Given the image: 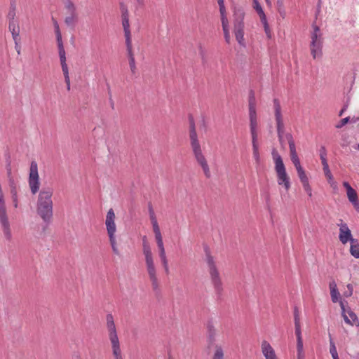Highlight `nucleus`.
Masks as SVG:
<instances>
[{
    "label": "nucleus",
    "mask_w": 359,
    "mask_h": 359,
    "mask_svg": "<svg viewBox=\"0 0 359 359\" xmlns=\"http://www.w3.org/2000/svg\"><path fill=\"white\" fill-rule=\"evenodd\" d=\"M319 153H320V160L322 162V165L327 164V158H326L327 151H326L325 147L322 146L319 150Z\"/></svg>",
    "instance_id": "473e14b6"
},
{
    "label": "nucleus",
    "mask_w": 359,
    "mask_h": 359,
    "mask_svg": "<svg viewBox=\"0 0 359 359\" xmlns=\"http://www.w3.org/2000/svg\"><path fill=\"white\" fill-rule=\"evenodd\" d=\"M54 28H55V33L56 35V41L57 44V48H64L63 42H62V34L60 29L59 25L56 20L53 21Z\"/></svg>",
    "instance_id": "b1692460"
},
{
    "label": "nucleus",
    "mask_w": 359,
    "mask_h": 359,
    "mask_svg": "<svg viewBox=\"0 0 359 359\" xmlns=\"http://www.w3.org/2000/svg\"><path fill=\"white\" fill-rule=\"evenodd\" d=\"M115 359H123L121 352L113 353Z\"/></svg>",
    "instance_id": "4d7b16f0"
},
{
    "label": "nucleus",
    "mask_w": 359,
    "mask_h": 359,
    "mask_svg": "<svg viewBox=\"0 0 359 359\" xmlns=\"http://www.w3.org/2000/svg\"><path fill=\"white\" fill-rule=\"evenodd\" d=\"M294 324L297 323L299 324V312L297 308L294 309Z\"/></svg>",
    "instance_id": "09e8293b"
},
{
    "label": "nucleus",
    "mask_w": 359,
    "mask_h": 359,
    "mask_svg": "<svg viewBox=\"0 0 359 359\" xmlns=\"http://www.w3.org/2000/svg\"><path fill=\"white\" fill-rule=\"evenodd\" d=\"M58 55L64 78L69 77V68L67 64L66 52L65 48H58Z\"/></svg>",
    "instance_id": "dca6fc26"
},
{
    "label": "nucleus",
    "mask_w": 359,
    "mask_h": 359,
    "mask_svg": "<svg viewBox=\"0 0 359 359\" xmlns=\"http://www.w3.org/2000/svg\"><path fill=\"white\" fill-rule=\"evenodd\" d=\"M109 100H110L111 107L114 108V101L112 100V99L111 97L109 98Z\"/></svg>",
    "instance_id": "774afa93"
},
{
    "label": "nucleus",
    "mask_w": 359,
    "mask_h": 359,
    "mask_svg": "<svg viewBox=\"0 0 359 359\" xmlns=\"http://www.w3.org/2000/svg\"><path fill=\"white\" fill-rule=\"evenodd\" d=\"M121 18L122 19H129V13L128 8L123 4H121Z\"/></svg>",
    "instance_id": "58836bf2"
},
{
    "label": "nucleus",
    "mask_w": 359,
    "mask_h": 359,
    "mask_svg": "<svg viewBox=\"0 0 359 359\" xmlns=\"http://www.w3.org/2000/svg\"><path fill=\"white\" fill-rule=\"evenodd\" d=\"M252 137V151H259V144H258V136H254Z\"/></svg>",
    "instance_id": "4c0bfd02"
},
{
    "label": "nucleus",
    "mask_w": 359,
    "mask_h": 359,
    "mask_svg": "<svg viewBox=\"0 0 359 359\" xmlns=\"http://www.w3.org/2000/svg\"><path fill=\"white\" fill-rule=\"evenodd\" d=\"M8 29L11 32L13 40H16L17 37H20V26L16 18L13 20L8 19Z\"/></svg>",
    "instance_id": "6ab92c4d"
},
{
    "label": "nucleus",
    "mask_w": 359,
    "mask_h": 359,
    "mask_svg": "<svg viewBox=\"0 0 359 359\" xmlns=\"http://www.w3.org/2000/svg\"><path fill=\"white\" fill-rule=\"evenodd\" d=\"M223 32H224L225 41L227 43H230L231 36H230L229 29H223Z\"/></svg>",
    "instance_id": "c03bdc74"
},
{
    "label": "nucleus",
    "mask_w": 359,
    "mask_h": 359,
    "mask_svg": "<svg viewBox=\"0 0 359 359\" xmlns=\"http://www.w3.org/2000/svg\"><path fill=\"white\" fill-rule=\"evenodd\" d=\"M126 50H127L128 57V60H129L130 68L132 73L135 74L136 72V65H135V56H134V54L133 52L132 43H127V44H126Z\"/></svg>",
    "instance_id": "aec40b11"
},
{
    "label": "nucleus",
    "mask_w": 359,
    "mask_h": 359,
    "mask_svg": "<svg viewBox=\"0 0 359 359\" xmlns=\"http://www.w3.org/2000/svg\"><path fill=\"white\" fill-rule=\"evenodd\" d=\"M252 154H253V158L255 161V163L257 165H259L260 161H261L259 151H252Z\"/></svg>",
    "instance_id": "a18cd8bd"
},
{
    "label": "nucleus",
    "mask_w": 359,
    "mask_h": 359,
    "mask_svg": "<svg viewBox=\"0 0 359 359\" xmlns=\"http://www.w3.org/2000/svg\"><path fill=\"white\" fill-rule=\"evenodd\" d=\"M343 186L346 189V194L349 201L353 204L356 210L359 209V201L358 200V194L348 182H344Z\"/></svg>",
    "instance_id": "4468645a"
},
{
    "label": "nucleus",
    "mask_w": 359,
    "mask_h": 359,
    "mask_svg": "<svg viewBox=\"0 0 359 359\" xmlns=\"http://www.w3.org/2000/svg\"><path fill=\"white\" fill-rule=\"evenodd\" d=\"M136 1L139 5H143L144 4V0H136Z\"/></svg>",
    "instance_id": "338daca9"
},
{
    "label": "nucleus",
    "mask_w": 359,
    "mask_h": 359,
    "mask_svg": "<svg viewBox=\"0 0 359 359\" xmlns=\"http://www.w3.org/2000/svg\"><path fill=\"white\" fill-rule=\"evenodd\" d=\"M297 170V174H298V177L301 181V182H305V181H307L309 180L306 173H305V171L303 169L302 167L301 168H299Z\"/></svg>",
    "instance_id": "72a5a7b5"
},
{
    "label": "nucleus",
    "mask_w": 359,
    "mask_h": 359,
    "mask_svg": "<svg viewBox=\"0 0 359 359\" xmlns=\"http://www.w3.org/2000/svg\"><path fill=\"white\" fill-rule=\"evenodd\" d=\"M222 29H229V20L226 15L221 16Z\"/></svg>",
    "instance_id": "a19ab883"
},
{
    "label": "nucleus",
    "mask_w": 359,
    "mask_h": 359,
    "mask_svg": "<svg viewBox=\"0 0 359 359\" xmlns=\"http://www.w3.org/2000/svg\"><path fill=\"white\" fill-rule=\"evenodd\" d=\"M158 249L164 248L163 240L156 241Z\"/></svg>",
    "instance_id": "bf43d9fd"
},
{
    "label": "nucleus",
    "mask_w": 359,
    "mask_h": 359,
    "mask_svg": "<svg viewBox=\"0 0 359 359\" xmlns=\"http://www.w3.org/2000/svg\"><path fill=\"white\" fill-rule=\"evenodd\" d=\"M261 22L264 25V31H265L266 34H267L268 37H270V30H269V24L267 22V19L265 18V22L264 21H261Z\"/></svg>",
    "instance_id": "49530a36"
},
{
    "label": "nucleus",
    "mask_w": 359,
    "mask_h": 359,
    "mask_svg": "<svg viewBox=\"0 0 359 359\" xmlns=\"http://www.w3.org/2000/svg\"><path fill=\"white\" fill-rule=\"evenodd\" d=\"M265 1H266V5H267L269 7H271V6H272V2H271V0H265Z\"/></svg>",
    "instance_id": "0e129e2a"
},
{
    "label": "nucleus",
    "mask_w": 359,
    "mask_h": 359,
    "mask_svg": "<svg viewBox=\"0 0 359 359\" xmlns=\"http://www.w3.org/2000/svg\"><path fill=\"white\" fill-rule=\"evenodd\" d=\"M206 263L215 291L218 295H221L223 291V283L214 258L210 253L206 254Z\"/></svg>",
    "instance_id": "6e6552de"
},
{
    "label": "nucleus",
    "mask_w": 359,
    "mask_h": 359,
    "mask_svg": "<svg viewBox=\"0 0 359 359\" xmlns=\"http://www.w3.org/2000/svg\"><path fill=\"white\" fill-rule=\"evenodd\" d=\"M330 295L332 301L334 303H336L339 301L340 294L337 287V284L334 281H332L330 283Z\"/></svg>",
    "instance_id": "4be33fe9"
},
{
    "label": "nucleus",
    "mask_w": 359,
    "mask_h": 359,
    "mask_svg": "<svg viewBox=\"0 0 359 359\" xmlns=\"http://www.w3.org/2000/svg\"><path fill=\"white\" fill-rule=\"evenodd\" d=\"M150 219L152 224L158 223L156 215L150 217Z\"/></svg>",
    "instance_id": "680f3d73"
},
{
    "label": "nucleus",
    "mask_w": 359,
    "mask_h": 359,
    "mask_svg": "<svg viewBox=\"0 0 359 359\" xmlns=\"http://www.w3.org/2000/svg\"><path fill=\"white\" fill-rule=\"evenodd\" d=\"M323 171L325 173V177L327 179L328 182L330 184V185L332 187L333 185H336L335 182L334 181L333 176L330 172V170L329 168L328 163L323 165Z\"/></svg>",
    "instance_id": "cd10ccee"
},
{
    "label": "nucleus",
    "mask_w": 359,
    "mask_h": 359,
    "mask_svg": "<svg viewBox=\"0 0 359 359\" xmlns=\"http://www.w3.org/2000/svg\"><path fill=\"white\" fill-rule=\"evenodd\" d=\"M163 268H164L165 272L166 273H168L169 272V267H168V265L163 266Z\"/></svg>",
    "instance_id": "69168bd1"
},
{
    "label": "nucleus",
    "mask_w": 359,
    "mask_h": 359,
    "mask_svg": "<svg viewBox=\"0 0 359 359\" xmlns=\"http://www.w3.org/2000/svg\"><path fill=\"white\" fill-rule=\"evenodd\" d=\"M253 8L256 11L257 14L259 15V16L260 18V20L265 22V18H266V16L264 12L262 7L261 6L260 4L258 3V4H254Z\"/></svg>",
    "instance_id": "7c9ffc66"
},
{
    "label": "nucleus",
    "mask_w": 359,
    "mask_h": 359,
    "mask_svg": "<svg viewBox=\"0 0 359 359\" xmlns=\"http://www.w3.org/2000/svg\"><path fill=\"white\" fill-rule=\"evenodd\" d=\"M53 191L50 189H43L39 194L36 211L44 222L48 223L53 217Z\"/></svg>",
    "instance_id": "7ed1b4c3"
},
{
    "label": "nucleus",
    "mask_w": 359,
    "mask_h": 359,
    "mask_svg": "<svg viewBox=\"0 0 359 359\" xmlns=\"http://www.w3.org/2000/svg\"><path fill=\"white\" fill-rule=\"evenodd\" d=\"M294 326H295V335L297 337V347L304 346L300 323L299 324L296 323V324H294Z\"/></svg>",
    "instance_id": "bb28decb"
},
{
    "label": "nucleus",
    "mask_w": 359,
    "mask_h": 359,
    "mask_svg": "<svg viewBox=\"0 0 359 359\" xmlns=\"http://www.w3.org/2000/svg\"><path fill=\"white\" fill-rule=\"evenodd\" d=\"M6 170L8 182H10L11 180H15L12 175L11 166L10 163H8V165H6Z\"/></svg>",
    "instance_id": "79ce46f5"
},
{
    "label": "nucleus",
    "mask_w": 359,
    "mask_h": 359,
    "mask_svg": "<svg viewBox=\"0 0 359 359\" xmlns=\"http://www.w3.org/2000/svg\"><path fill=\"white\" fill-rule=\"evenodd\" d=\"M65 8L67 9L70 14H76V6L72 1L68 0L65 3Z\"/></svg>",
    "instance_id": "f704fd0d"
},
{
    "label": "nucleus",
    "mask_w": 359,
    "mask_h": 359,
    "mask_svg": "<svg viewBox=\"0 0 359 359\" xmlns=\"http://www.w3.org/2000/svg\"><path fill=\"white\" fill-rule=\"evenodd\" d=\"M305 353L304 346L297 347V359H304Z\"/></svg>",
    "instance_id": "ea45409f"
},
{
    "label": "nucleus",
    "mask_w": 359,
    "mask_h": 359,
    "mask_svg": "<svg viewBox=\"0 0 359 359\" xmlns=\"http://www.w3.org/2000/svg\"><path fill=\"white\" fill-rule=\"evenodd\" d=\"M190 144L197 163L201 165L205 176L207 178L211 177V172L207 160L203 155L201 147L198 138L194 119L192 116L189 118Z\"/></svg>",
    "instance_id": "f03ea898"
},
{
    "label": "nucleus",
    "mask_w": 359,
    "mask_h": 359,
    "mask_svg": "<svg viewBox=\"0 0 359 359\" xmlns=\"http://www.w3.org/2000/svg\"><path fill=\"white\" fill-rule=\"evenodd\" d=\"M217 3L219 5L220 15L222 16V15H226V8L224 6V0H217Z\"/></svg>",
    "instance_id": "e433bc0d"
},
{
    "label": "nucleus",
    "mask_w": 359,
    "mask_h": 359,
    "mask_svg": "<svg viewBox=\"0 0 359 359\" xmlns=\"http://www.w3.org/2000/svg\"><path fill=\"white\" fill-rule=\"evenodd\" d=\"M273 103L274 109V115L277 125V133L279 141L281 144H283L284 138L287 140L289 144L291 161L296 169L301 168L302 165L296 151V147L293 137L290 133H286L285 135V126L281 114V106L280 102L278 99L275 98L273 100Z\"/></svg>",
    "instance_id": "f257e3e1"
},
{
    "label": "nucleus",
    "mask_w": 359,
    "mask_h": 359,
    "mask_svg": "<svg viewBox=\"0 0 359 359\" xmlns=\"http://www.w3.org/2000/svg\"><path fill=\"white\" fill-rule=\"evenodd\" d=\"M330 337V353L332 357V359H339L335 344L332 338L331 334H329Z\"/></svg>",
    "instance_id": "c85d7f7f"
},
{
    "label": "nucleus",
    "mask_w": 359,
    "mask_h": 359,
    "mask_svg": "<svg viewBox=\"0 0 359 359\" xmlns=\"http://www.w3.org/2000/svg\"><path fill=\"white\" fill-rule=\"evenodd\" d=\"M248 109H249V113L257 112L256 99L255 97V93L252 90H251L250 92V95H249Z\"/></svg>",
    "instance_id": "a878e982"
},
{
    "label": "nucleus",
    "mask_w": 359,
    "mask_h": 359,
    "mask_svg": "<svg viewBox=\"0 0 359 359\" xmlns=\"http://www.w3.org/2000/svg\"><path fill=\"white\" fill-rule=\"evenodd\" d=\"M122 25L124 31V36L126 39V44L131 43V32L130 29L129 19H122Z\"/></svg>",
    "instance_id": "412c9836"
},
{
    "label": "nucleus",
    "mask_w": 359,
    "mask_h": 359,
    "mask_svg": "<svg viewBox=\"0 0 359 359\" xmlns=\"http://www.w3.org/2000/svg\"><path fill=\"white\" fill-rule=\"evenodd\" d=\"M142 250L145 259L146 269L148 273L149 280L151 283L152 289L154 292H159V281L157 276V271L154 264L153 255L151 248L147 243L146 236L143 238Z\"/></svg>",
    "instance_id": "20e7f679"
},
{
    "label": "nucleus",
    "mask_w": 359,
    "mask_h": 359,
    "mask_svg": "<svg viewBox=\"0 0 359 359\" xmlns=\"http://www.w3.org/2000/svg\"><path fill=\"white\" fill-rule=\"evenodd\" d=\"M347 288H348V292L346 293L345 295H346V297H350L353 294V286H352V285L348 284L347 285Z\"/></svg>",
    "instance_id": "8fccbe9b"
},
{
    "label": "nucleus",
    "mask_w": 359,
    "mask_h": 359,
    "mask_svg": "<svg viewBox=\"0 0 359 359\" xmlns=\"http://www.w3.org/2000/svg\"><path fill=\"white\" fill-rule=\"evenodd\" d=\"M261 349L265 359H278L273 348L267 341H262Z\"/></svg>",
    "instance_id": "2eb2a0df"
},
{
    "label": "nucleus",
    "mask_w": 359,
    "mask_h": 359,
    "mask_svg": "<svg viewBox=\"0 0 359 359\" xmlns=\"http://www.w3.org/2000/svg\"><path fill=\"white\" fill-rule=\"evenodd\" d=\"M20 37H17L16 40H13L15 42V49L18 55H20L21 53V47L20 46Z\"/></svg>",
    "instance_id": "37998d69"
},
{
    "label": "nucleus",
    "mask_w": 359,
    "mask_h": 359,
    "mask_svg": "<svg viewBox=\"0 0 359 359\" xmlns=\"http://www.w3.org/2000/svg\"><path fill=\"white\" fill-rule=\"evenodd\" d=\"M249 121L251 137L258 136V120L257 112L249 113Z\"/></svg>",
    "instance_id": "f3484780"
},
{
    "label": "nucleus",
    "mask_w": 359,
    "mask_h": 359,
    "mask_svg": "<svg viewBox=\"0 0 359 359\" xmlns=\"http://www.w3.org/2000/svg\"><path fill=\"white\" fill-rule=\"evenodd\" d=\"M310 50L312 57L319 59L323 55V33L319 27L316 24H312V31L311 32Z\"/></svg>",
    "instance_id": "39448f33"
},
{
    "label": "nucleus",
    "mask_w": 359,
    "mask_h": 359,
    "mask_svg": "<svg viewBox=\"0 0 359 359\" xmlns=\"http://www.w3.org/2000/svg\"><path fill=\"white\" fill-rule=\"evenodd\" d=\"M152 226L154 233L161 232L158 223L152 224Z\"/></svg>",
    "instance_id": "603ef678"
},
{
    "label": "nucleus",
    "mask_w": 359,
    "mask_h": 359,
    "mask_svg": "<svg viewBox=\"0 0 359 359\" xmlns=\"http://www.w3.org/2000/svg\"><path fill=\"white\" fill-rule=\"evenodd\" d=\"M116 215L112 208H110L106 215L105 226L112 251L116 255H119V250L116 242V224L115 223Z\"/></svg>",
    "instance_id": "0eeeda50"
},
{
    "label": "nucleus",
    "mask_w": 359,
    "mask_h": 359,
    "mask_svg": "<svg viewBox=\"0 0 359 359\" xmlns=\"http://www.w3.org/2000/svg\"><path fill=\"white\" fill-rule=\"evenodd\" d=\"M65 22L67 26H74L76 22V14H70L67 16Z\"/></svg>",
    "instance_id": "2f4dec72"
},
{
    "label": "nucleus",
    "mask_w": 359,
    "mask_h": 359,
    "mask_svg": "<svg viewBox=\"0 0 359 359\" xmlns=\"http://www.w3.org/2000/svg\"><path fill=\"white\" fill-rule=\"evenodd\" d=\"M240 19H236L234 22V34L236 41L241 46L245 47V42L244 39V22L243 17L244 13L242 11H238Z\"/></svg>",
    "instance_id": "9b49d317"
},
{
    "label": "nucleus",
    "mask_w": 359,
    "mask_h": 359,
    "mask_svg": "<svg viewBox=\"0 0 359 359\" xmlns=\"http://www.w3.org/2000/svg\"><path fill=\"white\" fill-rule=\"evenodd\" d=\"M149 217L155 215L154 211L151 204H149Z\"/></svg>",
    "instance_id": "6e6d98bb"
},
{
    "label": "nucleus",
    "mask_w": 359,
    "mask_h": 359,
    "mask_svg": "<svg viewBox=\"0 0 359 359\" xmlns=\"http://www.w3.org/2000/svg\"><path fill=\"white\" fill-rule=\"evenodd\" d=\"M16 4L15 1H11L9 11L7 15L8 19L16 18Z\"/></svg>",
    "instance_id": "c756f323"
},
{
    "label": "nucleus",
    "mask_w": 359,
    "mask_h": 359,
    "mask_svg": "<svg viewBox=\"0 0 359 359\" xmlns=\"http://www.w3.org/2000/svg\"><path fill=\"white\" fill-rule=\"evenodd\" d=\"M28 184L31 193L33 195L36 194L39 190L40 181L38 172V165L34 161H32L30 163Z\"/></svg>",
    "instance_id": "9d476101"
},
{
    "label": "nucleus",
    "mask_w": 359,
    "mask_h": 359,
    "mask_svg": "<svg viewBox=\"0 0 359 359\" xmlns=\"http://www.w3.org/2000/svg\"><path fill=\"white\" fill-rule=\"evenodd\" d=\"M346 107H344L340 111H339V116H341L342 114H344V112L346 111Z\"/></svg>",
    "instance_id": "e2e57ef3"
},
{
    "label": "nucleus",
    "mask_w": 359,
    "mask_h": 359,
    "mask_svg": "<svg viewBox=\"0 0 359 359\" xmlns=\"http://www.w3.org/2000/svg\"><path fill=\"white\" fill-rule=\"evenodd\" d=\"M350 253L355 258H359V243L357 239L352 240L350 243Z\"/></svg>",
    "instance_id": "393cba45"
},
{
    "label": "nucleus",
    "mask_w": 359,
    "mask_h": 359,
    "mask_svg": "<svg viewBox=\"0 0 359 359\" xmlns=\"http://www.w3.org/2000/svg\"><path fill=\"white\" fill-rule=\"evenodd\" d=\"M212 359H225L224 350L221 345L216 344L214 346Z\"/></svg>",
    "instance_id": "5701e85b"
},
{
    "label": "nucleus",
    "mask_w": 359,
    "mask_h": 359,
    "mask_svg": "<svg viewBox=\"0 0 359 359\" xmlns=\"http://www.w3.org/2000/svg\"><path fill=\"white\" fill-rule=\"evenodd\" d=\"M161 260L163 266L168 265L167 257L161 258Z\"/></svg>",
    "instance_id": "052dcab7"
},
{
    "label": "nucleus",
    "mask_w": 359,
    "mask_h": 359,
    "mask_svg": "<svg viewBox=\"0 0 359 359\" xmlns=\"http://www.w3.org/2000/svg\"><path fill=\"white\" fill-rule=\"evenodd\" d=\"M65 81L66 83V85H67V90H70V78L69 77H65Z\"/></svg>",
    "instance_id": "864d4df0"
},
{
    "label": "nucleus",
    "mask_w": 359,
    "mask_h": 359,
    "mask_svg": "<svg viewBox=\"0 0 359 359\" xmlns=\"http://www.w3.org/2000/svg\"><path fill=\"white\" fill-rule=\"evenodd\" d=\"M277 6L278 7V11L280 12V9L283 7V0H277Z\"/></svg>",
    "instance_id": "5fc2aeb1"
},
{
    "label": "nucleus",
    "mask_w": 359,
    "mask_h": 359,
    "mask_svg": "<svg viewBox=\"0 0 359 359\" xmlns=\"http://www.w3.org/2000/svg\"><path fill=\"white\" fill-rule=\"evenodd\" d=\"M154 234H155L156 241L163 240V237H162V235H161V232L156 233Z\"/></svg>",
    "instance_id": "13d9d810"
},
{
    "label": "nucleus",
    "mask_w": 359,
    "mask_h": 359,
    "mask_svg": "<svg viewBox=\"0 0 359 359\" xmlns=\"http://www.w3.org/2000/svg\"><path fill=\"white\" fill-rule=\"evenodd\" d=\"M8 184L10 187L13 207L17 208L19 204L18 196V182L15 180H11L8 182Z\"/></svg>",
    "instance_id": "a211bd4d"
},
{
    "label": "nucleus",
    "mask_w": 359,
    "mask_h": 359,
    "mask_svg": "<svg viewBox=\"0 0 359 359\" xmlns=\"http://www.w3.org/2000/svg\"><path fill=\"white\" fill-rule=\"evenodd\" d=\"M158 250H159V257L161 259L166 257L165 248H160V249H158Z\"/></svg>",
    "instance_id": "3c124183"
},
{
    "label": "nucleus",
    "mask_w": 359,
    "mask_h": 359,
    "mask_svg": "<svg viewBox=\"0 0 359 359\" xmlns=\"http://www.w3.org/2000/svg\"><path fill=\"white\" fill-rule=\"evenodd\" d=\"M349 121H350L349 116L342 118L340 121V123L337 126V128H341L342 126H344L346 123H348L349 122Z\"/></svg>",
    "instance_id": "de8ad7c7"
},
{
    "label": "nucleus",
    "mask_w": 359,
    "mask_h": 359,
    "mask_svg": "<svg viewBox=\"0 0 359 359\" xmlns=\"http://www.w3.org/2000/svg\"><path fill=\"white\" fill-rule=\"evenodd\" d=\"M338 226H339V239L342 244L345 245L355 239L353 237L351 231L346 223L341 222Z\"/></svg>",
    "instance_id": "f8f14e48"
},
{
    "label": "nucleus",
    "mask_w": 359,
    "mask_h": 359,
    "mask_svg": "<svg viewBox=\"0 0 359 359\" xmlns=\"http://www.w3.org/2000/svg\"><path fill=\"white\" fill-rule=\"evenodd\" d=\"M304 191L307 193L309 197L312 196V189L309 185V180L302 182Z\"/></svg>",
    "instance_id": "c9c22d12"
},
{
    "label": "nucleus",
    "mask_w": 359,
    "mask_h": 359,
    "mask_svg": "<svg viewBox=\"0 0 359 359\" xmlns=\"http://www.w3.org/2000/svg\"><path fill=\"white\" fill-rule=\"evenodd\" d=\"M271 154L275 164V170L277 174V182L279 185H283L285 190L287 191L290 188V182L282 157L276 149H273Z\"/></svg>",
    "instance_id": "423d86ee"
},
{
    "label": "nucleus",
    "mask_w": 359,
    "mask_h": 359,
    "mask_svg": "<svg viewBox=\"0 0 359 359\" xmlns=\"http://www.w3.org/2000/svg\"><path fill=\"white\" fill-rule=\"evenodd\" d=\"M106 320L107 328L109 332V338L111 344L112 352L113 353L121 352L120 342L112 314L108 313L106 316Z\"/></svg>",
    "instance_id": "1a4fd4ad"
},
{
    "label": "nucleus",
    "mask_w": 359,
    "mask_h": 359,
    "mask_svg": "<svg viewBox=\"0 0 359 359\" xmlns=\"http://www.w3.org/2000/svg\"><path fill=\"white\" fill-rule=\"evenodd\" d=\"M340 306L341 309V315H342V317H343L345 323L348 325H355L358 326L359 320H358V318L357 316L355 315V313L353 311L349 309L347 311V313L348 314V316L346 313L345 306H344V302L342 301L340 302Z\"/></svg>",
    "instance_id": "ddd939ff"
}]
</instances>
